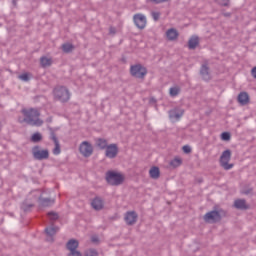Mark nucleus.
Listing matches in <instances>:
<instances>
[{"label": "nucleus", "mask_w": 256, "mask_h": 256, "mask_svg": "<svg viewBox=\"0 0 256 256\" xmlns=\"http://www.w3.org/2000/svg\"><path fill=\"white\" fill-rule=\"evenodd\" d=\"M79 151L83 157H91L93 155V146L91 143L84 141L80 144Z\"/></svg>", "instance_id": "10"}, {"label": "nucleus", "mask_w": 256, "mask_h": 256, "mask_svg": "<svg viewBox=\"0 0 256 256\" xmlns=\"http://www.w3.org/2000/svg\"><path fill=\"white\" fill-rule=\"evenodd\" d=\"M238 103H240V105H247V103H249V94L247 92H241L238 95Z\"/></svg>", "instance_id": "22"}, {"label": "nucleus", "mask_w": 256, "mask_h": 256, "mask_svg": "<svg viewBox=\"0 0 256 256\" xmlns=\"http://www.w3.org/2000/svg\"><path fill=\"white\" fill-rule=\"evenodd\" d=\"M251 75L254 79H256V66L252 68Z\"/></svg>", "instance_id": "43"}, {"label": "nucleus", "mask_w": 256, "mask_h": 256, "mask_svg": "<svg viewBox=\"0 0 256 256\" xmlns=\"http://www.w3.org/2000/svg\"><path fill=\"white\" fill-rule=\"evenodd\" d=\"M182 151H183L184 153H186V154L191 153V146H189V145L183 146V147H182Z\"/></svg>", "instance_id": "40"}, {"label": "nucleus", "mask_w": 256, "mask_h": 256, "mask_svg": "<svg viewBox=\"0 0 256 256\" xmlns=\"http://www.w3.org/2000/svg\"><path fill=\"white\" fill-rule=\"evenodd\" d=\"M137 219H139V215L135 211H128L125 214L124 221L128 225H135L137 223Z\"/></svg>", "instance_id": "12"}, {"label": "nucleus", "mask_w": 256, "mask_h": 256, "mask_svg": "<svg viewBox=\"0 0 256 256\" xmlns=\"http://www.w3.org/2000/svg\"><path fill=\"white\" fill-rule=\"evenodd\" d=\"M220 165L221 167H223V169H225V171H229L230 169H233V164H229V162H223Z\"/></svg>", "instance_id": "35"}, {"label": "nucleus", "mask_w": 256, "mask_h": 256, "mask_svg": "<svg viewBox=\"0 0 256 256\" xmlns=\"http://www.w3.org/2000/svg\"><path fill=\"white\" fill-rule=\"evenodd\" d=\"M223 217H227V211L223 208L217 209V207H214V210L204 215V221H206V223H210V221L211 223H219Z\"/></svg>", "instance_id": "2"}, {"label": "nucleus", "mask_w": 256, "mask_h": 256, "mask_svg": "<svg viewBox=\"0 0 256 256\" xmlns=\"http://www.w3.org/2000/svg\"><path fill=\"white\" fill-rule=\"evenodd\" d=\"M134 25L138 29H144L147 27V17L144 14L138 13L133 16Z\"/></svg>", "instance_id": "9"}, {"label": "nucleus", "mask_w": 256, "mask_h": 256, "mask_svg": "<svg viewBox=\"0 0 256 256\" xmlns=\"http://www.w3.org/2000/svg\"><path fill=\"white\" fill-rule=\"evenodd\" d=\"M18 0H12L13 5H17Z\"/></svg>", "instance_id": "46"}, {"label": "nucleus", "mask_w": 256, "mask_h": 256, "mask_svg": "<svg viewBox=\"0 0 256 256\" xmlns=\"http://www.w3.org/2000/svg\"><path fill=\"white\" fill-rule=\"evenodd\" d=\"M53 63V61L51 60V58H47L45 56L40 58V65L41 67H51V64Z\"/></svg>", "instance_id": "25"}, {"label": "nucleus", "mask_w": 256, "mask_h": 256, "mask_svg": "<svg viewBox=\"0 0 256 256\" xmlns=\"http://www.w3.org/2000/svg\"><path fill=\"white\" fill-rule=\"evenodd\" d=\"M40 201V205L42 207H51V205H53V203H55L54 199L51 198H39Z\"/></svg>", "instance_id": "24"}, {"label": "nucleus", "mask_w": 256, "mask_h": 256, "mask_svg": "<svg viewBox=\"0 0 256 256\" xmlns=\"http://www.w3.org/2000/svg\"><path fill=\"white\" fill-rule=\"evenodd\" d=\"M130 75L136 79H145L147 68L141 64H134L130 67Z\"/></svg>", "instance_id": "5"}, {"label": "nucleus", "mask_w": 256, "mask_h": 256, "mask_svg": "<svg viewBox=\"0 0 256 256\" xmlns=\"http://www.w3.org/2000/svg\"><path fill=\"white\" fill-rule=\"evenodd\" d=\"M234 207L239 211H247V209H249V205L245 199H236L234 201Z\"/></svg>", "instance_id": "14"}, {"label": "nucleus", "mask_w": 256, "mask_h": 256, "mask_svg": "<svg viewBox=\"0 0 256 256\" xmlns=\"http://www.w3.org/2000/svg\"><path fill=\"white\" fill-rule=\"evenodd\" d=\"M32 155L33 159H35L36 161H45V159H49V150H41V147L34 146L32 148Z\"/></svg>", "instance_id": "6"}, {"label": "nucleus", "mask_w": 256, "mask_h": 256, "mask_svg": "<svg viewBox=\"0 0 256 256\" xmlns=\"http://www.w3.org/2000/svg\"><path fill=\"white\" fill-rule=\"evenodd\" d=\"M221 7H229L230 0H216Z\"/></svg>", "instance_id": "34"}, {"label": "nucleus", "mask_w": 256, "mask_h": 256, "mask_svg": "<svg viewBox=\"0 0 256 256\" xmlns=\"http://www.w3.org/2000/svg\"><path fill=\"white\" fill-rule=\"evenodd\" d=\"M166 37L168 41H175L179 37V32L175 28H170L166 31Z\"/></svg>", "instance_id": "17"}, {"label": "nucleus", "mask_w": 256, "mask_h": 256, "mask_svg": "<svg viewBox=\"0 0 256 256\" xmlns=\"http://www.w3.org/2000/svg\"><path fill=\"white\" fill-rule=\"evenodd\" d=\"M224 17H231V13H225Z\"/></svg>", "instance_id": "44"}, {"label": "nucleus", "mask_w": 256, "mask_h": 256, "mask_svg": "<svg viewBox=\"0 0 256 256\" xmlns=\"http://www.w3.org/2000/svg\"><path fill=\"white\" fill-rule=\"evenodd\" d=\"M182 163H183V160H181V158H174L170 162V166L176 169V167H181Z\"/></svg>", "instance_id": "29"}, {"label": "nucleus", "mask_w": 256, "mask_h": 256, "mask_svg": "<svg viewBox=\"0 0 256 256\" xmlns=\"http://www.w3.org/2000/svg\"><path fill=\"white\" fill-rule=\"evenodd\" d=\"M31 141H32V143H39V142L43 141V135H41V133H39V132H35L31 136Z\"/></svg>", "instance_id": "27"}, {"label": "nucleus", "mask_w": 256, "mask_h": 256, "mask_svg": "<svg viewBox=\"0 0 256 256\" xmlns=\"http://www.w3.org/2000/svg\"><path fill=\"white\" fill-rule=\"evenodd\" d=\"M68 256H83L79 250L70 251Z\"/></svg>", "instance_id": "38"}, {"label": "nucleus", "mask_w": 256, "mask_h": 256, "mask_svg": "<svg viewBox=\"0 0 256 256\" xmlns=\"http://www.w3.org/2000/svg\"><path fill=\"white\" fill-rule=\"evenodd\" d=\"M45 233L48 237H53L57 233V229L54 227H47L45 228Z\"/></svg>", "instance_id": "30"}, {"label": "nucleus", "mask_w": 256, "mask_h": 256, "mask_svg": "<svg viewBox=\"0 0 256 256\" xmlns=\"http://www.w3.org/2000/svg\"><path fill=\"white\" fill-rule=\"evenodd\" d=\"M95 145L100 151H105L107 149V146L109 143L107 142V139L105 138H96L95 139Z\"/></svg>", "instance_id": "15"}, {"label": "nucleus", "mask_w": 256, "mask_h": 256, "mask_svg": "<svg viewBox=\"0 0 256 256\" xmlns=\"http://www.w3.org/2000/svg\"><path fill=\"white\" fill-rule=\"evenodd\" d=\"M161 17V13L159 12H152V18L154 21H159V18Z\"/></svg>", "instance_id": "37"}, {"label": "nucleus", "mask_w": 256, "mask_h": 256, "mask_svg": "<svg viewBox=\"0 0 256 256\" xmlns=\"http://www.w3.org/2000/svg\"><path fill=\"white\" fill-rule=\"evenodd\" d=\"M119 155V146L115 143L109 144L105 149V157L107 159H115Z\"/></svg>", "instance_id": "8"}, {"label": "nucleus", "mask_w": 256, "mask_h": 256, "mask_svg": "<svg viewBox=\"0 0 256 256\" xmlns=\"http://www.w3.org/2000/svg\"><path fill=\"white\" fill-rule=\"evenodd\" d=\"M35 207V204L29 202V200H24L20 206V209L24 211V213H28V211H31Z\"/></svg>", "instance_id": "20"}, {"label": "nucleus", "mask_w": 256, "mask_h": 256, "mask_svg": "<svg viewBox=\"0 0 256 256\" xmlns=\"http://www.w3.org/2000/svg\"><path fill=\"white\" fill-rule=\"evenodd\" d=\"M149 175H150L151 179H159V177H161V171L159 170V167L153 166L149 170Z\"/></svg>", "instance_id": "23"}, {"label": "nucleus", "mask_w": 256, "mask_h": 256, "mask_svg": "<svg viewBox=\"0 0 256 256\" xmlns=\"http://www.w3.org/2000/svg\"><path fill=\"white\" fill-rule=\"evenodd\" d=\"M185 111L181 108H173L169 110L168 115L171 121H179L184 115Z\"/></svg>", "instance_id": "11"}, {"label": "nucleus", "mask_w": 256, "mask_h": 256, "mask_svg": "<svg viewBox=\"0 0 256 256\" xmlns=\"http://www.w3.org/2000/svg\"><path fill=\"white\" fill-rule=\"evenodd\" d=\"M110 33L115 34V28H110Z\"/></svg>", "instance_id": "45"}, {"label": "nucleus", "mask_w": 256, "mask_h": 256, "mask_svg": "<svg viewBox=\"0 0 256 256\" xmlns=\"http://www.w3.org/2000/svg\"><path fill=\"white\" fill-rule=\"evenodd\" d=\"M198 45H199V36L197 35L192 36L188 41V49L190 50L197 49Z\"/></svg>", "instance_id": "18"}, {"label": "nucleus", "mask_w": 256, "mask_h": 256, "mask_svg": "<svg viewBox=\"0 0 256 256\" xmlns=\"http://www.w3.org/2000/svg\"><path fill=\"white\" fill-rule=\"evenodd\" d=\"M200 77H202L203 81H211V72L207 63L201 65Z\"/></svg>", "instance_id": "13"}, {"label": "nucleus", "mask_w": 256, "mask_h": 256, "mask_svg": "<svg viewBox=\"0 0 256 256\" xmlns=\"http://www.w3.org/2000/svg\"><path fill=\"white\" fill-rule=\"evenodd\" d=\"M22 114L24 116L22 123H27V125H31L32 127H41L43 125V120L41 117V112L35 108L22 109Z\"/></svg>", "instance_id": "1"}, {"label": "nucleus", "mask_w": 256, "mask_h": 256, "mask_svg": "<svg viewBox=\"0 0 256 256\" xmlns=\"http://www.w3.org/2000/svg\"><path fill=\"white\" fill-rule=\"evenodd\" d=\"M91 241H92V243H99V237H97V236H92V237H91Z\"/></svg>", "instance_id": "42"}, {"label": "nucleus", "mask_w": 256, "mask_h": 256, "mask_svg": "<svg viewBox=\"0 0 256 256\" xmlns=\"http://www.w3.org/2000/svg\"><path fill=\"white\" fill-rule=\"evenodd\" d=\"M92 208L95 209V211H101L103 209V199L101 197H95L91 202Z\"/></svg>", "instance_id": "16"}, {"label": "nucleus", "mask_w": 256, "mask_h": 256, "mask_svg": "<svg viewBox=\"0 0 256 256\" xmlns=\"http://www.w3.org/2000/svg\"><path fill=\"white\" fill-rule=\"evenodd\" d=\"M48 131H50L49 139L53 141L55 145L52 150L53 155H61V144H59V138H57V134H55V129L48 127Z\"/></svg>", "instance_id": "7"}, {"label": "nucleus", "mask_w": 256, "mask_h": 256, "mask_svg": "<svg viewBox=\"0 0 256 256\" xmlns=\"http://www.w3.org/2000/svg\"><path fill=\"white\" fill-rule=\"evenodd\" d=\"M105 179L108 185H112L113 187L122 185V183L125 181V177H123V174L111 170L106 172Z\"/></svg>", "instance_id": "4"}, {"label": "nucleus", "mask_w": 256, "mask_h": 256, "mask_svg": "<svg viewBox=\"0 0 256 256\" xmlns=\"http://www.w3.org/2000/svg\"><path fill=\"white\" fill-rule=\"evenodd\" d=\"M170 97H177L181 93V88L179 86L171 87L169 90Z\"/></svg>", "instance_id": "28"}, {"label": "nucleus", "mask_w": 256, "mask_h": 256, "mask_svg": "<svg viewBox=\"0 0 256 256\" xmlns=\"http://www.w3.org/2000/svg\"><path fill=\"white\" fill-rule=\"evenodd\" d=\"M231 161V150H225L220 156V164L229 163Z\"/></svg>", "instance_id": "21"}, {"label": "nucleus", "mask_w": 256, "mask_h": 256, "mask_svg": "<svg viewBox=\"0 0 256 256\" xmlns=\"http://www.w3.org/2000/svg\"><path fill=\"white\" fill-rule=\"evenodd\" d=\"M150 3H154L155 5H159L161 3H167L169 0H149Z\"/></svg>", "instance_id": "41"}, {"label": "nucleus", "mask_w": 256, "mask_h": 256, "mask_svg": "<svg viewBox=\"0 0 256 256\" xmlns=\"http://www.w3.org/2000/svg\"><path fill=\"white\" fill-rule=\"evenodd\" d=\"M48 217L51 221H57L59 219V214L56 212H48Z\"/></svg>", "instance_id": "33"}, {"label": "nucleus", "mask_w": 256, "mask_h": 256, "mask_svg": "<svg viewBox=\"0 0 256 256\" xmlns=\"http://www.w3.org/2000/svg\"><path fill=\"white\" fill-rule=\"evenodd\" d=\"M85 256H99V252L91 248L85 251Z\"/></svg>", "instance_id": "31"}, {"label": "nucleus", "mask_w": 256, "mask_h": 256, "mask_svg": "<svg viewBox=\"0 0 256 256\" xmlns=\"http://www.w3.org/2000/svg\"><path fill=\"white\" fill-rule=\"evenodd\" d=\"M54 99L60 103H68L71 99V92L65 86H56L53 90Z\"/></svg>", "instance_id": "3"}, {"label": "nucleus", "mask_w": 256, "mask_h": 256, "mask_svg": "<svg viewBox=\"0 0 256 256\" xmlns=\"http://www.w3.org/2000/svg\"><path fill=\"white\" fill-rule=\"evenodd\" d=\"M222 141H231V133L229 132H223L221 134Z\"/></svg>", "instance_id": "32"}, {"label": "nucleus", "mask_w": 256, "mask_h": 256, "mask_svg": "<svg viewBox=\"0 0 256 256\" xmlns=\"http://www.w3.org/2000/svg\"><path fill=\"white\" fill-rule=\"evenodd\" d=\"M74 49H75V46L71 43L62 44L63 53H72Z\"/></svg>", "instance_id": "26"}, {"label": "nucleus", "mask_w": 256, "mask_h": 256, "mask_svg": "<svg viewBox=\"0 0 256 256\" xmlns=\"http://www.w3.org/2000/svg\"><path fill=\"white\" fill-rule=\"evenodd\" d=\"M243 195H252L253 194V188H246L242 191Z\"/></svg>", "instance_id": "39"}, {"label": "nucleus", "mask_w": 256, "mask_h": 256, "mask_svg": "<svg viewBox=\"0 0 256 256\" xmlns=\"http://www.w3.org/2000/svg\"><path fill=\"white\" fill-rule=\"evenodd\" d=\"M79 247V241L75 240V239H70L67 244H66V249H68V251H77V248Z\"/></svg>", "instance_id": "19"}, {"label": "nucleus", "mask_w": 256, "mask_h": 256, "mask_svg": "<svg viewBox=\"0 0 256 256\" xmlns=\"http://www.w3.org/2000/svg\"><path fill=\"white\" fill-rule=\"evenodd\" d=\"M18 78L21 79V81H25V82L29 81V79H30L28 73H23V74L19 75Z\"/></svg>", "instance_id": "36"}]
</instances>
